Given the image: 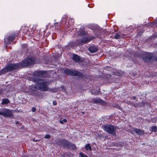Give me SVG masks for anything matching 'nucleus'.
I'll return each instance as SVG.
<instances>
[{
  "instance_id": "nucleus-1",
  "label": "nucleus",
  "mask_w": 157,
  "mask_h": 157,
  "mask_svg": "<svg viewBox=\"0 0 157 157\" xmlns=\"http://www.w3.org/2000/svg\"><path fill=\"white\" fill-rule=\"evenodd\" d=\"M21 67V64L20 63H19L9 64L7 65L6 68L2 69L0 72L1 73L3 74L6 72L20 68Z\"/></svg>"
},
{
  "instance_id": "nucleus-2",
  "label": "nucleus",
  "mask_w": 157,
  "mask_h": 157,
  "mask_svg": "<svg viewBox=\"0 0 157 157\" xmlns=\"http://www.w3.org/2000/svg\"><path fill=\"white\" fill-rule=\"evenodd\" d=\"M36 81L39 82L37 83L38 90L41 91H46L48 90L47 82L44 80L37 78Z\"/></svg>"
},
{
  "instance_id": "nucleus-3",
  "label": "nucleus",
  "mask_w": 157,
  "mask_h": 157,
  "mask_svg": "<svg viewBox=\"0 0 157 157\" xmlns=\"http://www.w3.org/2000/svg\"><path fill=\"white\" fill-rule=\"evenodd\" d=\"M104 130L109 134L113 136H116L115 128L113 125L111 124H108L103 127Z\"/></svg>"
},
{
  "instance_id": "nucleus-4",
  "label": "nucleus",
  "mask_w": 157,
  "mask_h": 157,
  "mask_svg": "<svg viewBox=\"0 0 157 157\" xmlns=\"http://www.w3.org/2000/svg\"><path fill=\"white\" fill-rule=\"evenodd\" d=\"M35 62L34 58H28L22 61L21 64V67H25L33 64Z\"/></svg>"
},
{
  "instance_id": "nucleus-5",
  "label": "nucleus",
  "mask_w": 157,
  "mask_h": 157,
  "mask_svg": "<svg viewBox=\"0 0 157 157\" xmlns=\"http://www.w3.org/2000/svg\"><path fill=\"white\" fill-rule=\"evenodd\" d=\"M78 33L82 36L84 35L85 37L83 38L81 40L82 42L84 44L88 43L94 38V36L92 37L91 38H89L88 37V35L86 34V32L83 30H80L79 31Z\"/></svg>"
},
{
  "instance_id": "nucleus-6",
  "label": "nucleus",
  "mask_w": 157,
  "mask_h": 157,
  "mask_svg": "<svg viewBox=\"0 0 157 157\" xmlns=\"http://www.w3.org/2000/svg\"><path fill=\"white\" fill-rule=\"evenodd\" d=\"M0 115L5 117H10L12 116V111L6 109H3L0 111Z\"/></svg>"
},
{
  "instance_id": "nucleus-7",
  "label": "nucleus",
  "mask_w": 157,
  "mask_h": 157,
  "mask_svg": "<svg viewBox=\"0 0 157 157\" xmlns=\"http://www.w3.org/2000/svg\"><path fill=\"white\" fill-rule=\"evenodd\" d=\"M64 72L66 74L70 75L81 76V74L76 71L69 69H66Z\"/></svg>"
},
{
  "instance_id": "nucleus-8",
  "label": "nucleus",
  "mask_w": 157,
  "mask_h": 157,
  "mask_svg": "<svg viewBox=\"0 0 157 157\" xmlns=\"http://www.w3.org/2000/svg\"><path fill=\"white\" fill-rule=\"evenodd\" d=\"M38 90V86H33L30 87L29 90V92L31 95H35L36 91Z\"/></svg>"
},
{
  "instance_id": "nucleus-9",
  "label": "nucleus",
  "mask_w": 157,
  "mask_h": 157,
  "mask_svg": "<svg viewBox=\"0 0 157 157\" xmlns=\"http://www.w3.org/2000/svg\"><path fill=\"white\" fill-rule=\"evenodd\" d=\"M14 39V37L13 36H10L7 39H4V42L6 44H8L11 42L13 41Z\"/></svg>"
},
{
  "instance_id": "nucleus-10",
  "label": "nucleus",
  "mask_w": 157,
  "mask_h": 157,
  "mask_svg": "<svg viewBox=\"0 0 157 157\" xmlns=\"http://www.w3.org/2000/svg\"><path fill=\"white\" fill-rule=\"evenodd\" d=\"M133 130L138 135H142L144 134V131L143 130H142L139 129L134 128L133 129Z\"/></svg>"
},
{
  "instance_id": "nucleus-11",
  "label": "nucleus",
  "mask_w": 157,
  "mask_h": 157,
  "mask_svg": "<svg viewBox=\"0 0 157 157\" xmlns=\"http://www.w3.org/2000/svg\"><path fill=\"white\" fill-rule=\"evenodd\" d=\"M72 58L73 60L76 62H78L81 60L80 56L75 54L73 55Z\"/></svg>"
},
{
  "instance_id": "nucleus-12",
  "label": "nucleus",
  "mask_w": 157,
  "mask_h": 157,
  "mask_svg": "<svg viewBox=\"0 0 157 157\" xmlns=\"http://www.w3.org/2000/svg\"><path fill=\"white\" fill-rule=\"evenodd\" d=\"M44 71H41L39 72L38 71H35L33 73V74L34 75L38 77H42L43 74L44 73Z\"/></svg>"
},
{
  "instance_id": "nucleus-13",
  "label": "nucleus",
  "mask_w": 157,
  "mask_h": 157,
  "mask_svg": "<svg viewBox=\"0 0 157 157\" xmlns=\"http://www.w3.org/2000/svg\"><path fill=\"white\" fill-rule=\"evenodd\" d=\"M89 50L90 52L94 53L96 52L98 50V48L96 47L92 46L89 48Z\"/></svg>"
},
{
  "instance_id": "nucleus-14",
  "label": "nucleus",
  "mask_w": 157,
  "mask_h": 157,
  "mask_svg": "<svg viewBox=\"0 0 157 157\" xmlns=\"http://www.w3.org/2000/svg\"><path fill=\"white\" fill-rule=\"evenodd\" d=\"M93 101L95 104H101L103 102V101L99 98H94L93 99Z\"/></svg>"
},
{
  "instance_id": "nucleus-15",
  "label": "nucleus",
  "mask_w": 157,
  "mask_h": 157,
  "mask_svg": "<svg viewBox=\"0 0 157 157\" xmlns=\"http://www.w3.org/2000/svg\"><path fill=\"white\" fill-rule=\"evenodd\" d=\"M152 58V56L150 55H147V56L144 58V61L146 62H149L150 60H151Z\"/></svg>"
},
{
  "instance_id": "nucleus-16",
  "label": "nucleus",
  "mask_w": 157,
  "mask_h": 157,
  "mask_svg": "<svg viewBox=\"0 0 157 157\" xmlns=\"http://www.w3.org/2000/svg\"><path fill=\"white\" fill-rule=\"evenodd\" d=\"M61 143L63 146H67L69 144V142L67 140H63L61 141Z\"/></svg>"
},
{
  "instance_id": "nucleus-17",
  "label": "nucleus",
  "mask_w": 157,
  "mask_h": 157,
  "mask_svg": "<svg viewBox=\"0 0 157 157\" xmlns=\"http://www.w3.org/2000/svg\"><path fill=\"white\" fill-rule=\"evenodd\" d=\"M10 102V101L8 99L5 98L2 100V104H8Z\"/></svg>"
},
{
  "instance_id": "nucleus-18",
  "label": "nucleus",
  "mask_w": 157,
  "mask_h": 157,
  "mask_svg": "<svg viewBox=\"0 0 157 157\" xmlns=\"http://www.w3.org/2000/svg\"><path fill=\"white\" fill-rule=\"evenodd\" d=\"M85 148L86 150L91 151V147L90 144H88L85 145Z\"/></svg>"
},
{
  "instance_id": "nucleus-19",
  "label": "nucleus",
  "mask_w": 157,
  "mask_h": 157,
  "mask_svg": "<svg viewBox=\"0 0 157 157\" xmlns=\"http://www.w3.org/2000/svg\"><path fill=\"white\" fill-rule=\"evenodd\" d=\"M152 131L156 132L157 131V127L155 126H153L151 128Z\"/></svg>"
},
{
  "instance_id": "nucleus-20",
  "label": "nucleus",
  "mask_w": 157,
  "mask_h": 157,
  "mask_svg": "<svg viewBox=\"0 0 157 157\" xmlns=\"http://www.w3.org/2000/svg\"><path fill=\"white\" fill-rule=\"evenodd\" d=\"M99 90L100 89H99V88H98V90H97V91H96V92H94V90H92V91H91L92 94H95L98 93V92H99Z\"/></svg>"
},
{
  "instance_id": "nucleus-21",
  "label": "nucleus",
  "mask_w": 157,
  "mask_h": 157,
  "mask_svg": "<svg viewBox=\"0 0 157 157\" xmlns=\"http://www.w3.org/2000/svg\"><path fill=\"white\" fill-rule=\"evenodd\" d=\"M80 157H87V156L85 154L80 153L79 154Z\"/></svg>"
},
{
  "instance_id": "nucleus-22",
  "label": "nucleus",
  "mask_w": 157,
  "mask_h": 157,
  "mask_svg": "<svg viewBox=\"0 0 157 157\" xmlns=\"http://www.w3.org/2000/svg\"><path fill=\"white\" fill-rule=\"evenodd\" d=\"M67 121L66 119H63V120H60V122L62 124H63V122H67Z\"/></svg>"
},
{
  "instance_id": "nucleus-23",
  "label": "nucleus",
  "mask_w": 157,
  "mask_h": 157,
  "mask_svg": "<svg viewBox=\"0 0 157 157\" xmlns=\"http://www.w3.org/2000/svg\"><path fill=\"white\" fill-rule=\"evenodd\" d=\"M114 38L116 39H118L120 37V36L118 34H116L114 37Z\"/></svg>"
},
{
  "instance_id": "nucleus-24",
  "label": "nucleus",
  "mask_w": 157,
  "mask_h": 157,
  "mask_svg": "<svg viewBox=\"0 0 157 157\" xmlns=\"http://www.w3.org/2000/svg\"><path fill=\"white\" fill-rule=\"evenodd\" d=\"M50 137L51 136L49 134L46 135L44 136V138L47 139H49L50 138Z\"/></svg>"
},
{
  "instance_id": "nucleus-25",
  "label": "nucleus",
  "mask_w": 157,
  "mask_h": 157,
  "mask_svg": "<svg viewBox=\"0 0 157 157\" xmlns=\"http://www.w3.org/2000/svg\"><path fill=\"white\" fill-rule=\"evenodd\" d=\"M32 111L33 112H35L36 111V109L35 108V107H33L32 108Z\"/></svg>"
},
{
  "instance_id": "nucleus-26",
  "label": "nucleus",
  "mask_w": 157,
  "mask_h": 157,
  "mask_svg": "<svg viewBox=\"0 0 157 157\" xmlns=\"http://www.w3.org/2000/svg\"><path fill=\"white\" fill-rule=\"evenodd\" d=\"M116 107H117V108L121 110V107L119 105H117Z\"/></svg>"
},
{
  "instance_id": "nucleus-27",
  "label": "nucleus",
  "mask_w": 157,
  "mask_h": 157,
  "mask_svg": "<svg viewBox=\"0 0 157 157\" xmlns=\"http://www.w3.org/2000/svg\"><path fill=\"white\" fill-rule=\"evenodd\" d=\"M53 104L54 105H56L57 104V103L56 101H53Z\"/></svg>"
},
{
  "instance_id": "nucleus-28",
  "label": "nucleus",
  "mask_w": 157,
  "mask_h": 157,
  "mask_svg": "<svg viewBox=\"0 0 157 157\" xmlns=\"http://www.w3.org/2000/svg\"><path fill=\"white\" fill-rule=\"evenodd\" d=\"M72 147L73 148H75V146L74 144L72 145Z\"/></svg>"
},
{
  "instance_id": "nucleus-29",
  "label": "nucleus",
  "mask_w": 157,
  "mask_h": 157,
  "mask_svg": "<svg viewBox=\"0 0 157 157\" xmlns=\"http://www.w3.org/2000/svg\"><path fill=\"white\" fill-rule=\"evenodd\" d=\"M132 98H133V99L135 100L136 99V97H135V96L133 97H132Z\"/></svg>"
},
{
  "instance_id": "nucleus-30",
  "label": "nucleus",
  "mask_w": 157,
  "mask_h": 157,
  "mask_svg": "<svg viewBox=\"0 0 157 157\" xmlns=\"http://www.w3.org/2000/svg\"><path fill=\"white\" fill-rule=\"evenodd\" d=\"M155 60L156 61H157V57L155 58Z\"/></svg>"
},
{
  "instance_id": "nucleus-31",
  "label": "nucleus",
  "mask_w": 157,
  "mask_h": 157,
  "mask_svg": "<svg viewBox=\"0 0 157 157\" xmlns=\"http://www.w3.org/2000/svg\"><path fill=\"white\" fill-rule=\"evenodd\" d=\"M1 93H2V91H1L0 90V94H1Z\"/></svg>"
},
{
  "instance_id": "nucleus-32",
  "label": "nucleus",
  "mask_w": 157,
  "mask_h": 157,
  "mask_svg": "<svg viewBox=\"0 0 157 157\" xmlns=\"http://www.w3.org/2000/svg\"><path fill=\"white\" fill-rule=\"evenodd\" d=\"M82 113H83V114H84V112H82Z\"/></svg>"
},
{
  "instance_id": "nucleus-33",
  "label": "nucleus",
  "mask_w": 157,
  "mask_h": 157,
  "mask_svg": "<svg viewBox=\"0 0 157 157\" xmlns=\"http://www.w3.org/2000/svg\"><path fill=\"white\" fill-rule=\"evenodd\" d=\"M155 36H157V34L156 35H154Z\"/></svg>"
}]
</instances>
